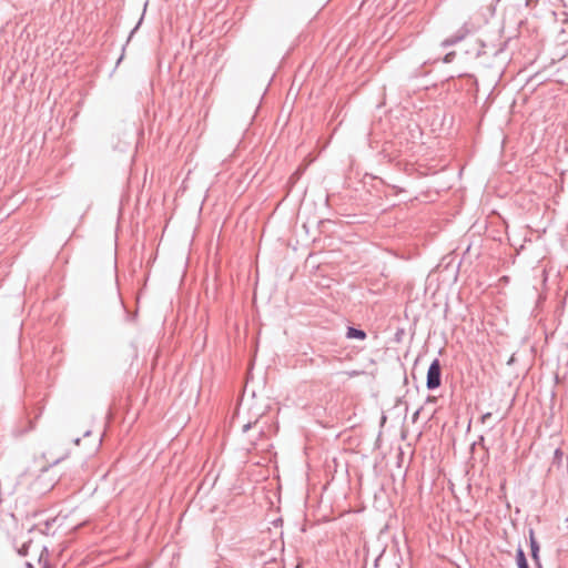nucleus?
I'll return each instance as SVG.
<instances>
[{
	"instance_id": "obj_1",
	"label": "nucleus",
	"mask_w": 568,
	"mask_h": 568,
	"mask_svg": "<svg viewBox=\"0 0 568 568\" xmlns=\"http://www.w3.org/2000/svg\"><path fill=\"white\" fill-rule=\"evenodd\" d=\"M442 384V365L438 358H434L430 363L427 376H426V387L429 390H434L438 388Z\"/></svg>"
},
{
	"instance_id": "obj_2",
	"label": "nucleus",
	"mask_w": 568,
	"mask_h": 568,
	"mask_svg": "<svg viewBox=\"0 0 568 568\" xmlns=\"http://www.w3.org/2000/svg\"><path fill=\"white\" fill-rule=\"evenodd\" d=\"M470 33V28L468 23H464L459 29H457L452 36L447 37L442 41L443 48H448L457 44L463 41Z\"/></svg>"
},
{
	"instance_id": "obj_3",
	"label": "nucleus",
	"mask_w": 568,
	"mask_h": 568,
	"mask_svg": "<svg viewBox=\"0 0 568 568\" xmlns=\"http://www.w3.org/2000/svg\"><path fill=\"white\" fill-rule=\"evenodd\" d=\"M528 532H529V546H530L531 558L537 568H542L541 562H540V557H539L540 547H539L538 541L535 538V531L532 528H529Z\"/></svg>"
},
{
	"instance_id": "obj_4",
	"label": "nucleus",
	"mask_w": 568,
	"mask_h": 568,
	"mask_svg": "<svg viewBox=\"0 0 568 568\" xmlns=\"http://www.w3.org/2000/svg\"><path fill=\"white\" fill-rule=\"evenodd\" d=\"M346 337L363 341L366 338V333H365V331H363L361 328L348 326L347 332H346Z\"/></svg>"
},
{
	"instance_id": "obj_5",
	"label": "nucleus",
	"mask_w": 568,
	"mask_h": 568,
	"mask_svg": "<svg viewBox=\"0 0 568 568\" xmlns=\"http://www.w3.org/2000/svg\"><path fill=\"white\" fill-rule=\"evenodd\" d=\"M516 561H517L518 568H529L525 551L520 545L517 547V550H516Z\"/></svg>"
},
{
	"instance_id": "obj_6",
	"label": "nucleus",
	"mask_w": 568,
	"mask_h": 568,
	"mask_svg": "<svg viewBox=\"0 0 568 568\" xmlns=\"http://www.w3.org/2000/svg\"><path fill=\"white\" fill-rule=\"evenodd\" d=\"M326 362H328V359L325 356H322V355H318L317 358H311V363L313 365H320L321 363L325 364Z\"/></svg>"
},
{
	"instance_id": "obj_7",
	"label": "nucleus",
	"mask_w": 568,
	"mask_h": 568,
	"mask_svg": "<svg viewBox=\"0 0 568 568\" xmlns=\"http://www.w3.org/2000/svg\"><path fill=\"white\" fill-rule=\"evenodd\" d=\"M491 417V413L490 412H487V413H484L481 416H480V423L481 424H486L487 420Z\"/></svg>"
},
{
	"instance_id": "obj_8",
	"label": "nucleus",
	"mask_w": 568,
	"mask_h": 568,
	"mask_svg": "<svg viewBox=\"0 0 568 568\" xmlns=\"http://www.w3.org/2000/svg\"><path fill=\"white\" fill-rule=\"evenodd\" d=\"M455 53L454 52H448L445 58H444V62L448 63L453 60Z\"/></svg>"
},
{
	"instance_id": "obj_9",
	"label": "nucleus",
	"mask_w": 568,
	"mask_h": 568,
	"mask_svg": "<svg viewBox=\"0 0 568 568\" xmlns=\"http://www.w3.org/2000/svg\"><path fill=\"white\" fill-rule=\"evenodd\" d=\"M561 457H562V452H561V449H560V448H557V449L555 450V459H556V460H558V462H560Z\"/></svg>"
},
{
	"instance_id": "obj_10",
	"label": "nucleus",
	"mask_w": 568,
	"mask_h": 568,
	"mask_svg": "<svg viewBox=\"0 0 568 568\" xmlns=\"http://www.w3.org/2000/svg\"><path fill=\"white\" fill-rule=\"evenodd\" d=\"M256 423H257V420H256V422H254V423H247V424H245V425L243 426V428H242L243 433H246V432H247L248 429H251V427H252L253 425H255Z\"/></svg>"
},
{
	"instance_id": "obj_11",
	"label": "nucleus",
	"mask_w": 568,
	"mask_h": 568,
	"mask_svg": "<svg viewBox=\"0 0 568 568\" xmlns=\"http://www.w3.org/2000/svg\"><path fill=\"white\" fill-rule=\"evenodd\" d=\"M142 19H143V17L140 19V21L138 22V24H136V26L133 28V30L131 31L129 39L132 37V34H133V33L138 30V28L140 27V24H141V22H142Z\"/></svg>"
},
{
	"instance_id": "obj_12",
	"label": "nucleus",
	"mask_w": 568,
	"mask_h": 568,
	"mask_svg": "<svg viewBox=\"0 0 568 568\" xmlns=\"http://www.w3.org/2000/svg\"><path fill=\"white\" fill-rule=\"evenodd\" d=\"M420 410H422V407H420V408H418V409L414 413V415H413V420H414V422L417 419V417H418V415H419Z\"/></svg>"
},
{
	"instance_id": "obj_13",
	"label": "nucleus",
	"mask_w": 568,
	"mask_h": 568,
	"mask_svg": "<svg viewBox=\"0 0 568 568\" xmlns=\"http://www.w3.org/2000/svg\"><path fill=\"white\" fill-rule=\"evenodd\" d=\"M426 400H427V402H430V403H435V402H436V397H434V396H428Z\"/></svg>"
},
{
	"instance_id": "obj_14",
	"label": "nucleus",
	"mask_w": 568,
	"mask_h": 568,
	"mask_svg": "<svg viewBox=\"0 0 568 568\" xmlns=\"http://www.w3.org/2000/svg\"><path fill=\"white\" fill-rule=\"evenodd\" d=\"M381 557H382V556H378V557L375 559V561H374V567H375V568H377V567H378V562H379V560H381Z\"/></svg>"
},
{
	"instance_id": "obj_15",
	"label": "nucleus",
	"mask_w": 568,
	"mask_h": 568,
	"mask_svg": "<svg viewBox=\"0 0 568 568\" xmlns=\"http://www.w3.org/2000/svg\"><path fill=\"white\" fill-rule=\"evenodd\" d=\"M62 458H58L53 462V465L58 464Z\"/></svg>"
},
{
	"instance_id": "obj_16",
	"label": "nucleus",
	"mask_w": 568,
	"mask_h": 568,
	"mask_svg": "<svg viewBox=\"0 0 568 568\" xmlns=\"http://www.w3.org/2000/svg\"><path fill=\"white\" fill-rule=\"evenodd\" d=\"M349 375L351 376L357 375V372H352Z\"/></svg>"
},
{
	"instance_id": "obj_17",
	"label": "nucleus",
	"mask_w": 568,
	"mask_h": 568,
	"mask_svg": "<svg viewBox=\"0 0 568 568\" xmlns=\"http://www.w3.org/2000/svg\"><path fill=\"white\" fill-rule=\"evenodd\" d=\"M89 435H90V430H87V432L84 433V436H89Z\"/></svg>"
},
{
	"instance_id": "obj_18",
	"label": "nucleus",
	"mask_w": 568,
	"mask_h": 568,
	"mask_svg": "<svg viewBox=\"0 0 568 568\" xmlns=\"http://www.w3.org/2000/svg\"><path fill=\"white\" fill-rule=\"evenodd\" d=\"M74 443H75V444H79V443H80V438H77V439L74 440Z\"/></svg>"
}]
</instances>
